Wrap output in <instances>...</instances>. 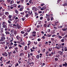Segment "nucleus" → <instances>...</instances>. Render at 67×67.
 Segmentation results:
<instances>
[{"mask_svg": "<svg viewBox=\"0 0 67 67\" xmlns=\"http://www.w3.org/2000/svg\"><path fill=\"white\" fill-rule=\"evenodd\" d=\"M30 61H32V59L31 58H29L28 59V61L27 62L28 65H30V66H34V62H30Z\"/></svg>", "mask_w": 67, "mask_h": 67, "instance_id": "nucleus-1", "label": "nucleus"}, {"mask_svg": "<svg viewBox=\"0 0 67 67\" xmlns=\"http://www.w3.org/2000/svg\"><path fill=\"white\" fill-rule=\"evenodd\" d=\"M7 23L5 22V21H3L2 23V27L3 28H7Z\"/></svg>", "mask_w": 67, "mask_h": 67, "instance_id": "nucleus-2", "label": "nucleus"}, {"mask_svg": "<svg viewBox=\"0 0 67 67\" xmlns=\"http://www.w3.org/2000/svg\"><path fill=\"white\" fill-rule=\"evenodd\" d=\"M16 26L17 27V28L18 29H19V30H20V28L21 27V26L20 25H19L18 24H17L16 25Z\"/></svg>", "mask_w": 67, "mask_h": 67, "instance_id": "nucleus-3", "label": "nucleus"}, {"mask_svg": "<svg viewBox=\"0 0 67 67\" xmlns=\"http://www.w3.org/2000/svg\"><path fill=\"white\" fill-rule=\"evenodd\" d=\"M2 55L3 56H4L7 57V56H8V53H7L6 52H5L4 53H2Z\"/></svg>", "mask_w": 67, "mask_h": 67, "instance_id": "nucleus-4", "label": "nucleus"}, {"mask_svg": "<svg viewBox=\"0 0 67 67\" xmlns=\"http://www.w3.org/2000/svg\"><path fill=\"white\" fill-rule=\"evenodd\" d=\"M1 40L2 41H3L5 40V38L4 37H2Z\"/></svg>", "mask_w": 67, "mask_h": 67, "instance_id": "nucleus-5", "label": "nucleus"}, {"mask_svg": "<svg viewBox=\"0 0 67 67\" xmlns=\"http://www.w3.org/2000/svg\"><path fill=\"white\" fill-rule=\"evenodd\" d=\"M58 53L60 55H63V52H61V51H58Z\"/></svg>", "mask_w": 67, "mask_h": 67, "instance_id": "nucleus-6", "label": "nucleus"}, {"mask_svg": "<svg viewBox=\"0 0 67 67\" xmlns=\"http://www.w3.org/2000/svg\"><path fill=\"white\" fill-rule=\"evenodd\" d=\"M2 18H3V20L7 18V16L4 15L2 17Z\"/></svg>", "mask_w": 67, "mask_h": 67, "instance_id": "nucleus-7", "label": "nucleus"}, {"mask_svg": "<svg viewBox=\"0 0 67 67\" xmlns=\"http://www.w3.org/2000/svg\"><path fill=\"white\" fill-rule=\"evenodd\" d=\"M67 64L66 62H65V64H63V66H65L66 67L67 66Z\"/></svg>", "mask_w": 67, "mask_h": 67, "instance_id": "nucleus-8", "label": "nucleus"}, {"mask_svg": "<svg viewBox=\"0 0 67 67\" xmlns=\"http://www.w3.org/2000/svg\"><path fill=\"white\" fill-rule=\"evenodd\" d=\"M67 30V28H64L62 29V30L63 31H66V30Z\"/></svg>", "mask_w": 67, "mask_h": 67, "instance_id": "nucleus-9", "label": "nucleus"}, {"mask_svg": "<svg viewBox=\"0 0 67 67\" xmlns=\"http://www.w3.org/2000/svg\"><path fill=\"white\" fill-rule=\"evenodd\" d=\"M31 59L32 60H35V57L34 56H32L31 57Z\"/></svg>", "mask_w": 67, "mask_h": 67, "instance_id": "nucleus-10", "label": "nucleus"}, {"mask_svg": "<svg viewBox=\"0 0 67 67\" xmlns=\"http://www.w3.org/2000/svg\"><path fill=\"white\" fill-rule=\"evenodd\" d=\"M14 33L15 35V36H16V34H17V32L16 31H14Z\"/></svg>", "mask_w": 67, "mask_h": 67, "instance_id": "nucleus-11", "label": "nucleus"}, {"mask_svg": "<svg viewBox=\"0 0 67 67\" xmlns=\"http://www.w3.org/2000/svg\"><path fill=\"white\" fill-rule=\"evenodd\" d=\"M14 3V1L13 0L11 1L10 3V4H13V3Z\"/></svg>", "mask_w": 67, "mask_h": 67, "instance_id": "nucleus-12", "label": "nucleus"}, {"mask_svg": "<svg viewBox=\"0 0 67 67\" xmlns=\"http://www.w3.org/2000/svg\"><path fill=\"white\" fill-rule=\"evenodd\" d=\"M5 33L6 35H9L10 34V32L9 31H6L5 32Z\"/></svg>", "mask_w": 67, "mask_h": 67, "instance_id": "nucleus-13", "label": "nucleus"}, {"mask_svg": "<svg viewBox=\"0 0 67 67\" xmlns=\"http://www.w3.org/2000/svg\"><path fill=\"white\" fill-rule=\"evenodd\" d=\"M12 6L13 7H16V6H17V5L16 4H14L12 5Z\"/></svg>", "mask_w": 67, "mask_h": 67, "instance_id": "nucleus-14", "label": "nucleus"}, {"mask_svg": "<svg viewBox=\"0 0 67 67\" xmlns=\"http://www.w3.org/2000/svg\"><path fill=\"white\" fill-rule=\"evenodd\" d=\"M23 52H21L20 54V55H19L20 57H21V56H23Z\"/></svg>", "mask_w": 67, "mask_h": 67, "instance_id": "nucleus-15", "label": "nucleus"}, {"mask_svg": "<svg viewBox=\"0 0 67 67\" xmlns=\"http://www.w3.org/2000/svg\"><path fill=\"white\" fill-rule=\"evenodd\" d=\"M34 43L35 45H37V41H35L34 42Z\"/></svg>", "mask_w": 67, "mask_h": 67, "instance_id": "nucleus-16", "label": "nucleus"}, {"mask_svg": "<svg viewBox=\"0 0 67 67\" xmlns=\"http://www.w3.org/2000/svg\"><path fill=\"white\" fill-rule=\"evenodd\" d=\"M19 41L20 42H22V38L20 37V38L19 39Z\"/></svg>", "mask_w": 67, "mask_h": 67, "instance_id": "nucleus-17", "label": "nucleus"}, {"mask_svg": "<svg viewBox=\"0 0 67 67\" xmlns=\"http://www.w3.org/2000/svg\"><path fill=\"white\" fill-rule=\"evenodd\" d=\"M8 54L9 56H11V54L12 55V52H8Z\"/></svg>", "mask_w": 67, "mask_h": 67, "instance_id": "nucleus-18", "label": "nucleus"}, {"mask_svg": "<svg viewBox=\"0 0 67 67\" xmlns=\"http://www.w3.org/2000/svg\"><path fill=\"white\" fill-rule=\"evenodd\" d=\"M20 37L18 36H17L16 37V38H17V39L18 40H19V39H20Z\"/></svg>", "mask_w": 67, "mask_h": 67, "instance_id": "nucleus-19", "label": "nucleus"}, {"mask_svg": "<svg viewBox=\"0 0 67 67\" xmlns=\"http://www.w3.org/2000/svg\"><path fill=\"white\" fill-rule=\"evenodd\" d=\"M52 48H49L48 49V51L49 52H51V51H52Z\"/></svg>", "mask_w": 67, "mask_h": 67, "instance_id": "nucleus-20", "label": "nucleus"}, {"mask_svg": "<svg viewBox=\"0 0 67 67\" xmlns=\"http://www.w3.org/2000/svg\"><path fill=\"white\" fill-rule=\"evenodd\" d=\"M60 42H62V43H64V39H62L60 40Z\"/></svg>", "mask_w": 67, "mask_h": 67, "instance_id": "nucleus-21", "label": "nucleus"}, {"mask_svg": "<svg viewBox=\"0 0 67 67\" xmlns=\"http://www.w3.org/2000/svg\"><path fill=\"white\" fill-rule=\"evenodd\" d=\"M60 47H57V46H56V47H55V48H56L58 49H60Z\"/></svg>", "mask_w": 67, "mask_h": 67, "instance_id": "nucleus-22", "label": "nucleus"}, {"mask_svg": "<svg viewBox=\"0 0 67 67\" xmlns=\"http://www.w3.org/2000/svg\"><path fill=\"white\" fill-rule=\"evenodd\" d=\"M40 57V55H37L36 56V57L37 59H39V57Z\"/></svg>", "mask_w": 67, "mask_h": 67, "instance_id": "nucleus-23", "label": "nucleus"}, {"mask_svg": "<svg viewBox=\"0 0 67 67\" xmlns=\"http://www.w3.org/2000/svg\"><path fill=\"white\" fill-rule=\"evenodd\" d=\"M58 38H59V39H61V38H62V36H60L59 35H58Z\"/></svg>", "mask_w": 67, "mask_h": 67, "instance_id": "nucleus-24", "label": "nucleus"}, {"mask_svg": "<svg viewBox=\"0 0 67 67\" xmlns=\"http://www.w3.org/2000/svg\"><path fill=\"white\" fill-rule=\"evenodd\" d=\"M64 51H67V48L66 47H65L64 48Z\"/></svg>", "mask_w": 67, "mask_h": 67, "instance_id": "nucleus-25", "label": "nucleus"}, {"mask_svg": "<svg viewBox=\"0 0 67 67\" xmlns=\"http://www.w3.org/2000/svg\"><path fill=\"white\" fill-rule=\"evenodd\" d=\"M27 49V46H26L25 47V51H26Z\"/></svg>", "mask_w": 67, "mask_h": 67, "instance_id": "nucleus-26", "label": "nucleus"}, {"mask_svg": "<svg viewBox=\"0 0 67 67\" xmlns=\"http://www.w3.org/2000/svg\"><path fill=\"white\" fill-rule=\"evenodd\" d=\"M9 43H10V41L9 40H7V42L6 43L7 44V45H8V44H9Z\"/></svg>", "mask_w": 67, "mask_h": 67, "instance_id": "nucleus-27", "label": "nucleus"}, {"mask_svg": "<svg viewBox=\"0 0 67 67\" xmlns=\"http://www.w3.org/2000/svg\"><path fill=\"white\" fill-rule=\"evenodd\" d=\"M5 15H9V12H5Z\"/></svg>", "mask_w": 67, "mask_h": 67, "instance_id": "nucleus-28", "label": "nucleus"}, {"mask_svg": "<svg viewBox=\"0 0 67 67\" xmlns=\"http://www.w3.org/2000/svg\"><path fill=\"white\" fill-rule=\"evenodd\" d=\"M27 35V33H25L24 34V35L23 36L24 37H25V36H26Z\"/></svg>", "mask_w": 67, "mask_h": 67, "instance_id": "nucleus-29", "label": "nucleus"}, {"mask_svg": "<svg viewBox=\"0 0 67 67\" xmlns=\"http://www.w3.org/2000/svg\"><path fill=\"white\" fill-rule=\"evenodd\" d=\"M35 16H37L38 15V13L36 12H35Z\"/></svg>", "mask_w": 67, "mask_h": 67, "instance_id": "nucleus-30", "label": "nucleus"}, {"mask_svg": "<svg viewBox=\"0 0 67 67\" xmlns=\"http://www.w3.org/2000/svg\"><path fill=\"white\" fill-rule=\"evenodd\" d=\"M15 13H17V14L19 13V12L18 11V10L16 9L15 10Z\"/></svg>", "mask_w": 67, "mask_h": 67, "instance_id": "nucleus-31", "label": "nucleus"}, {"mask_svg": "<svg viewBox=\"0 0 67 67\" xmlns=\"http://www.w3.org/2000/svg\"><path fill=\"white\" fill-rule=\"evenodd\" d=\"M8 22L9 23V24H12V23H11V21H10V20H8Z\"/></svg>", "mask_w": 67, "mask_h": 67, "instance_id": "nucleus-32", "label": "nucleus"}, {"mask_svg": "<svg viewBox=\"0 0 67 67\" xmlns=\"http://www.w3.org/2000/svg\"><path fill=\"white\" fill-rule=\"evenodd\" d=\"M54 60H55V61H57L58 60V58H55L54 59Z\"/></svg>", "mask_w": 67, "mask_h": 67, "instance_id": "nucleus-33", "label": "nucleus"}, {"mask_svg": "<svg viewBox=\"0 0 67 67\" xmlns=\"http://www.w3.org/2000/svg\"><path fill=\"white\" fill-rule=\"evenodd\" d=\"M23 9L22 8H20L19 9V11H23Z\"/></svg>", "mask_w": 67, "mask_h": 67, "instance_id": "nucleus-34", "label": "nucleus"}, {"mask_svg": "<svg viewBox=\"0 0 67 67\" xmlns=\"http://www.w3.org/2000/svg\"><path fill=\"white\" fill-rule=\"evenodd\" d=\"M3 57H1V58L0 59V60H1V62H2V59H3Z\"/></svg>", "mask_w": 67, "mask_h": 67, "instance_id": "nucleus-35", "label": "nucleus"}, {"mask_svg": "<svg viewBox=\"0 0 67 67\" xmlns=\"http://www.w3.org/2000/svg\"><path fill=\"white\" fill-rule=\"evenodd\" d=\"M44 26L45 27H47V24H44Z\"/></svg>", "mask_w": 67, "mask_h": 67, "instance_id": "nucleus-36", "label": "nucleus"}, {"mask_svg": "<svg viewBox=\"0 0 67 67\" xmlns=\"http://www.w3.org/2000/svg\"><path fill=\"white\" fill-rule=\"evenodd\" d=\"M38 24H41V23H42V21H38Z\"/></svg>", "mask_w": 67, "mask_h": 67, "instance_id": "nucleus-37", "label": "nucleus"}, {"mask_svg": "<svg viewBox=\"0 0 67 67\" xmlns=\"http://www.w3.org/2000/svg\"><path fill=\"white\" fill-rule=\"evenodd\" d=\"M31 30V29L30 28L29 29H28L27 31L28 32H30V31Z\"/></svg>", "mask_w": 67, "mask_h": 67, "instance_id": "nucleus-38", "label": "nucleus"}, {"mask_svg": "<svg viewBox=\"0 0 67 67\" xmlns=\"http://www.w3.org/2000/svg\"><path fill=\"white\" fill-rule=\"evenodd\" d=\"M52 36V35L51 34L50 35H49L48 34V35H47V36L48 37H51V36Z\"/></svg>", "mask_w": 67, "mask_h": 67, "instance_id": "nucleus-39", "label": "nucleus"}, {"mask_svg": "<svg viewBox=\"0 0 67 67\" xmlns=\"http://www.w3.org/2000/svg\"><path fill=\"white\" fill-rule=\"evenodd\" d=\"M50 20V19L49 18V17H47V20L48 21H49Z\"/></svg>", "mask_w": 67, "mask_h": 67, "instance_id": "nucleus-40", "label": "nucleus"}, {"mask_svg": "<svg viewBox=\"0 0 67 67\" xmlns=\"http://www.w3.org/2000/svg\"><path fill=\"white\" fill-rule=\"evenodd\" d=\"M60 55H55V57H57L58 58V57H59Z\"/></svg>", "mask_w": 67, "mask_h": 67, "instance_id": "nucleus-41", "label": "nucleus"}, {"mask_svg": "<svg viewBox=\"0 0 67 67\" xmlns=\"http://www.w3.org/2000/svg\"><path fill=\"white\" fill-rule=\"evenodd\" d=\"M21 33H22V34H24V33H25V31H21Z\"/></svg>", "mask_w": 67, "mask_h": 67, "instance_id": "nucleus-42", "label": "nucleus"}, {"mask_svg": "<svg viewBox=\"0 0 67 67\" xmlns=\"http://www.w3.org/2000/svg\"><path fill=\"white\" fill-rule=\"evenodd\" d=\"M25 17H26V18H28V17H29V14H26L25 15Z\"/></svg>", "mask_w": 67, "mask_h": 67, "instance_id": "nucleus-43", "label": "nucleus"}, {"mask_svg": "<svg viewBox=\"0 0 67 67\" xmlns=\"http://www.w3.org/2000/svg\"><path fill=\"white\" fill-rule=\"evenodd\" d=\"M9 47V49H11V48H12V47L11 46H8Z\"/></svg>", "mask_w": 67, "mask_h": 67, "instance_id": "nucleus-44", "label": "nucleus"}, {"mask_svg": "<svg viewBox=\"0 0 67 67\" xmlns=\"http://www.w3.org/2000/svg\"><path fill=\"white\" fill-rule=\"evenodd\" d=\"M1 34H2V37H4V34L1 33Z\"/></svg>", "mask_w": 67, "mask_h": 67, "instance_id": "nucleus-45", "label": "nucleus"}, {"mask_svg": "<svg viewBox=\"0 0 67 67\" xmlns=\"http://www.w3.org/2000/svg\"><path fill=\"white\" fill-rule=\"evenodd\" d=\"M3 15V13H0V16H2Z\"/></svg>", "mask_w": 67, "mask_h": 67, "instance_id": "nucleus-46", "label": "nucleus"}, {"mask_svg": "<svg viewBox=\"0 0 67 67\" xmlns=\"http://www.w3.org/2000/svg\"><path fill=\"white\" fill-rule=\"evenodd\" d=\"M7 1L8 3H10L11 2V0H7Z\"/></svg>", "mask_w": 67, "mask_h": 67, "instance_id": "nucleus-47", "label": "nucleus"}, {"mask_svg": "<svg viewBox=\"0 0 67 67\" xmlns=\"http://www.w3.org/2000/svg\"><path fill=\"white\" fill-rule=\"evenodd\" d=\"M30 57H31V55H30L29 53H28V58H30Z\"/></svg>", "mask_w": 67, "mask_h": 67, "instance_id": "nucleus-48", "label": "nucleus"}, {"mask_svg": "<svg viewBox=\"0 0 67 67\" xmlns=\"http://www.w3.org/2000/svg\"><path fill=\"white\" fill-rule=\"evenodd\" d=\"M37 41L38 42H40V41H41V38H38L37 39Z\"/></svg>", "mask_w": 67, "mask_h": 67, "instance_id": "nucleus-49", "label": "nucleus"}, {"mask_svg": "<svg viewBox=\"0 0 67 67\" xmlns=\"http://www.w3.org/2000/svg\"><path fill=\"white\" fill-rule=\"evenodd\" d=\"M63 6H66V5H67V3H65L64 4H63Z\"/></svg>", "mask_w": 67, "mask_h": 67, "instance_id": "nucleus-50", "label": "nucleus"}, {"mask_svg": "<svg viewBox=\"0 0 67 67\" xmlns=\"http://www.w3.org/2000/svg\"><path fill=\"white\" fill-rule=\"evenodd\" d=\"M36 8V7H33L32 8V9L33 10L34 9H35Z\"/></svg>", "mask_w": 67, "mask_h": 67, "instance_id": "nucleus-51", "label": "nucleus"}, {"mask_svg": "<svg viewBox=\"0 0 67 67\" xmlns=\"http://www.w3.org/2000/svg\"><path fill=\"white\" fill-rule=\"evenodd\" d=\"M13 43L12 42H11L10 43V46H12V45H13Z\"/></svg>", "mask_w": 67, "mask_h": 67, "instance_id": "nucleus-52", "label": "nucleus"}, {"mask_svg": "<svg viewBox=\"0 0 67 67\" xmlns=\"http://www.w3.org/2000/svg\"><path fill=\"white\" fill-rule=\"evenodd\" d=\"M46 6H43V7H42V8L44 10V9H46Z\"/></svg>", "mask_w": 67, "mask_h": 67, "instance_id": "nucleus-53", "label": "nucleus"}, {"mask_svg": "<svg viewBox=\"0 0 67 67\" xmlns=\"http://www.w3.org/2000/svg\"><path fill=\"white\" fill-rule=\"evenodd\" d=\"M58 46L59 47H62L63 46H62V44H60L59 45H58Z\"/></svg>", "mask_w": 67, "mask_h": 67, "instance_id": "nucleus-54", "label": "nucleus"}, {"mask_svg": "<svg viewBox=\"0 0 67 67\" xmlns=\"http://www.w3.org/2000/svg\"><path fill=\"white\" fill-rule=\"evenodd\" d=\"M21 19H22V21H24V20H25V18H23Z\"/></svg>", "mask_w": 67, "mask_h": 67, "instance_id": "nucleus-55", "label": "nucleus"}, {"mask_svg": "<svg viewBox=\"0 0 67 67\" xmlns=\"http://www.w3.org/2000/svg\"><path fill=\"white\" fill-rule=\"evenodd\" d=\"M54 29H54V31H55L56 30H57V28L56 27H54Z\"/></svg>", "mask_w": 67, "mask_h": 67, "instance_id": "nucleus-56", "label": "nucleus"}, {"mask_svg": "<svg viewBox=\"0 0 67 67\" xmlns=\"http://www.w3.org/2000/svg\"><path fill=\"white\" fill-rule=\"evenodd\" d=\"M10 60L8 61L6 63V64H9V63H10Z\"/></svg>", "mask_w": 67, "mask_h": 67, "instance_id": "nucleus-57", "label": "nucleus"}, {"mask_svg": "<svg viewBox=\"0 0 67 67\" xmlns=\"http://www.w3.org/2000/svg\"><path fill=\"white\" fill-rule=\"evenodd\" d=\"M54 19V18L53 17H52L51 18V21H53V20Z\"/></svg>", "mask_w": 67, "mask_h": 67, "instance_id": "nucleus-58", "label": "nucleus"}, {"mask_svg": "<svg viewBox=\"0 0 67 67\" xmlns=\"http://www.w3.org/2000/svg\"><path fill=\"white\" fill-rule=\"evenodd\" d=\"M51 56H53V55H54V53H53V52L51 53Z\"/></svg>", "mask_w": 67, "mask_h": 67, "instance_id": "nucleus-59", "label": "nucleus"}, {"mask_svg": "<svg viewBox=\"0 0 67 67\" xmlns=\"http://www.w3.org/2000/svg\"><path fill=\"white\" fill-rule=\"evenodd\" d=\"M2 44H5V42H2L1 43Z\"/></svg>", "mask_w": 67, "mask_h": 67, "instance_id": "nucleus-60", "label": "nucleus"}, {"mask_svg": "<svg viewBox=\"0 0 67 67\" xmlns=\"http://www.w3.org/2000/svg\"><path fill=\"white\" fill-rule=\"evenodd\" d=\"M41 38L42 39V38H43V39H45V37L44 36H43Z\"/></svg>", "mask_w": 67, "mask_h": 67, "instance_id": "nucleus-61", "label": "nucleus"}, {"mask_svg": "<svg viewBox=\"0 0 67 67\" xmlns=\"http://www.w3.org/2000/svg\"><path fill=\"white\" fill-rule=\"evenodd\" d=\"M16 3H17V4H19V3H20V1H19L18 2V1Z\"/></svg>", "mask_w": 67, "mask_h": 67, "instance_id": "nucleus-62", "label": "nucleus"}, {"mask_svg": "<svg viewBox=\"0 0 67 67\" xmlns=\"http://www.w3.org/2000/svg\"><path fill=\"white\" fill-rule=\"evenodd\" d=\"M33 55V53H31L30 54V55L32 56Z\"/></svg>", "mask_w": 67, "mask_h": 67, "instance_id": "nucleus-63", "label": "nucleus"}, {"mask_svg": "<svg viewBox=\"0 0 67 67\" xmlns=\"http://www.w3.org/2000/svg\"><path fill=\"white\" fill-rule=\"evenodd\" d=\"M64 37L65 38H67V34H66L65 36H64Z\"/></svg>", "mask_w": 67, "mask_h": 67, "instance_id": "nucleus-64", "label": "nucleus"}]
</instances>
